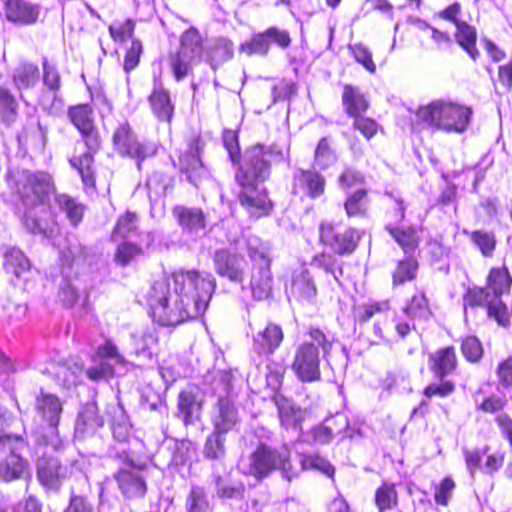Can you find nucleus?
<instances>
[{
	"instance_id": "4",
	"label": "nucleus",
	"mask_w": 512,
	"mask_h": 512,
	"mask_svg": "<svg viewBox=\"0 0 512 512\" xmlns=\"http://www.w3.org/2000/svg\"><path fill=\"white\" fill-rule=\"evenodd\" d=\"M419 122L427 127L448 133L461 134L470 124L472 109L447 99H437L420 106L416 112Z\"/></svg>"
},
{
	"instance_id": "36",
	"label": "nucleus",
	"mask_w": 512,
	"mask_h": 512,
	"mask_svg": "<svg viewBox=\"0 0 512 512\" xmlns=\"http://www.w3.org/2000/svg\"><path fill=\"white\" fill-rule=\"evenodd\" d=\"M343 105L346 108V112L352 117L359 116L360 113L365 112L368 108L364 95L358 88L351 85H345L344 87Z\"/></svg>"
},
{
	"instance_id": "49",
	"label": "nucleus",
	"mask_w": 512,
	"mask_h": 512,
	"mask_svg": "<svg viewBox=\"0 0 512 512\" xmlns=\"http://www.w3.org/2000/svg\"><path fill=\"white\" fill-rule=\"evenodd\" d=\"M224 442V434L213 431V433L208 436L204 446L205 456L211 459H219L223 457L225 454Z\"/></svg>"
},
{
	"instance_id": "10",
	"label": "nucleus",
	"mask_w": 512,
	"mask_h": 512,
	"mask_svg": "<svg viewBox=\"0 0 512 512\" xmlns=\"http://www.w3.org/2000/svg\"><path fill=\"white\" fill-rule=\"evenodd\" d=\"M115 459L119 460L120 467L114 474L121 493L126 498L143 497L147 490L146 482L140 473V467L131 459L128 451L121 449L115 453Z\"/></svg>"
},
{
	"instance_id": "54",
	"label": "nucleus",
	"mask_w": 512,
	"mask_h": 512,
	"mask_svg": "<svg viewBox=\"0 0 512 512\" xmlns=\"http://www.w3.org/2000/svg\"><path fill=\"white\" fill-rule=\"evenodd\" d=\"M142 51L143 47L141 41L133 39L124 57L123 69L127 74L138 66Z\"/></svg>"
},
{
	"instance_id": "40",
	"label": "nucleus",
	"mask_w": 512,
	"mask_h": 512,
	"mask_svg": "<svg viewBox=\"0 0 512 512\" xmlns=\"http://www.w3.org/2000/svg\"><path fill=\"white\" fill-rule=\"evenodd\" d=\"M386 229L406 253L414 251L417 247L418 236L416 230L413 227H408L405 229L397 228L393 227L391 223H389L386 226Z\"/></svg>"
},
{
	"instance_id": "3",
	"label": "nucleus",
	"mask_w": 512,
	"mask_h": 512,
	"mask_svg": "<svg viewBox=\"0 0 512 512\" xmlns=\"http://www.w3.org/2000/svg\"><path fill=\"white\" fill-rule=\"evenodd\" d=\"M270 151L262 145L251 147L245 152L240 171L236 179L242 187L239 201L253 217L267 215L271 202L265 188L261 185L270 175Z\"/></svg>"
},
{
	"instance_id": "50",
	"label": "nucleus",
	"mask_w": 512,
	"mask_h": 512,
	"mask_svg": "<svg viewBox=\"0 0 512 512\" xmlns=\"http://www.w3.org/2000/svg\"><path fill=\"white\" fill-rule=\"evenodd\" d=\"M142 248L130 241H123L118 245L115 253L116 263L125 266L130 261L142 254Z\"/></svg>"
},
{
	"instance_id": "15",
	"label": "nucleus",
	"mask_w": 512,
	"mask_h": 512,
	"mask_svg": "<svg viewBox=\"0 0 512 512\" xmlns=\"http://www.w3.org/2000/svg\"><path fill=\"white\" fill-rule=\"evenodd\" d=\"M215 271L218 275L232 282L241 283L246 270L245 259L229 250H217L213 257Z\"/></svg>"
},
{
	"instance_id": "46",
	"label": "nucleus",
	"mask_w": 512,
	"mask_h": 512,
	"mask_svg": "<svg viewBox=\"0 0 512 512\" xmlns=\"http://www.w3.org/2000/svg\"><path fill=\"white\" fill-rule=\"evenodd\" d=\"M418 268L417 261L414 258H406L399 261L396 270L393 273V283L402 284L405 281L414 279Z\"/></svg>"
},
{
	"instance_id": "63",
	"label": "nucleus",
	"mask_w": 512,
	"mask_h": 512,
	"mask_svg": "<svg viewBox=\"0 0 512 512\" xmlns=\"http://www.w3.org/2000/svg\"><path fill=\"white\" fill-rule=\"evenodd\" d=\"M0 512H41V505L34 497H28L12 507L0 504Z\"/></svg>"
},
{
	"instance_id": "52",
	"label": "nucleus",
	"mask_w": 512,
	"mask_h": 512,
	"mask_svg": "<svg viewBox=\"0 0 512 512\" xmlns=\"http://www.w3.org/2000/svg\"><path fill=\"white\" fill-rule=\"evenodd\" d=\"M71 164L78 170L83 182L86 185H93V157L91 153H84L80 157H74L71 160Z\"/></svg>"
},
{
	"instance_id": "39",
	"label": "nucleus",
	"mask_w": 512,
	"mask_h": 512,
	"mask_svg": "<svg viewBox=\"0 0 512 512\" xmlns=\"http://www.w3.org/2000/svg\"><path fill=\"white\" fill-rule=\"evenodd\" d=\"M413 319L427 320L431 316L428 300L423 292L414 294L403 309Z\"/></svg>"
},
{
	"instance_id": "14",
	"label": "nucleus",
	"mask_w": 512,
	"mask_h": 512,
	"mask_svg": "<svg viewBox=\"0 0 512 512\" xmlns=\"http://www.w3.org/2000/svg\"><path fill=\"white\" fill-rule=\"evenodd\" d=\"M319 234L321 242L340 255L353 252L361 238L356 229L347 228L341 232L328 222L321 223Z\"/></svg>"
},
{
	"instance_id": "32",
	"label": "nucleus",
	"mask_w": 512,
	"mask_h": 512,
	"mask_svg": "<svg viewBox=\"0 0 512 512\" xmlns=\"http://www.w3.org/2000/svg\"><path fill=\"white\" fill-rule=\"evenodd\" d=\"M68 117L79 132L89 139L94 131L92 108L87 104L73 106L68 111Z\"/></svg>"
},
{
	"instance_id": "56",
	"label": "nucleus",
	"mask_w": 512,
	"mask_h": 512,
	"mask_svg": "<svg viewBox=\"0 0 512 512\" xmlns=\"http://www.w3.org/2000/svg\"><path fill=\"white\" fill-rule=\"evenodd\" d=\"M97 356L101 360H112L115 364L123 366L127 364L126 359L119 353L118 347L111 340L105 341L103 345L98 347Z\"/></svg>"
},
{
	"instance_id": "51",
	"label": "nucleus",
	"mask_w": 512,
	"mask_h": 512,
	"mask_svg": "<svg viewBox=\"0 0 512 512\" xmlns=\"http://www.w3.org/2000/svg\"><path fill=\"white\" fill-rule=\"evenodd\" d=\"M301 466L303 470H318L328 476H333L334 474V468L329 461L317 454L303 455Z\"/></svg>"
},
{
	"instance_id": "26",
	"label": "nucleus",
	"mask_w": 512,
	"mask_h": 512,
	"mask_svg": "<svg viewBox=\"0 0 512 512\" xmlns=\"http://www.w3.org/2000/svg\"><path fill=\"white\" fill-rule=\"evenodd\" d=\"M275 403L278 408L281 424L287 429L300 427L308 414L306 410L301 409L291 400L281 395L275 396Z\"/></svg>"
},
{
	"instance_id": "43",
	"label": "nucleus",
	"mask_w": 512,
	"mask_h": 512,
	"mask_svg": "<svg viewBox=\"0 0 512 512\" xmlns=\"http://www.w3.org/2000/svg\"><path fill=\"white\" fill-rule=\"evenodd\" d=\"M186 509L188 512H211V507L203 488L192 487L186 500Z\"/></svg>"
},
{
	"instance_id": "11",
	"label": "nucleus",
	"mask_w": 512,
	"mask_h": 512,
	"mask_svg": "<svg viewBox=\"0 0 512 512\" xmlns=\"http://www.w3.org/2000/svg\"><path fill=\"white\" fill-rule=\"evenodd\" d=\"M83 459H75L70 462V469L61 464L60 460L43 452V456L38 460L37 476L39 481L50 489H57L62 480L69 475L82 472Z\"/></svg>"
},
{
	"instance_id": "64",
	"label": "nucleus",
	"mask_w": 512,
	"mask_h": 512,
	"mask_svg": "<svg viewBox=\"0 0 512 512\" xmlns=\"http://www.w3.org/2000/svg\"><path fill=\"white\" fill-rule=\"evenodd\" d=\"M64 512H97L93 505L84 497L72 495Z\"/></svg>"
},
{
	"instance_id": "6",
	"label": "nucleus",
	"mask_w": 512,
	"mask_h": 512,
	"mask_svg": "<svg viewBox=\"0 0 512 512\" xmlns=\"http://www.w3.org/2000/svg\"><path fill=\"white\" fill-rule=\"evenodd\" d=\"M308 339L300 344L294 354L292 369L305 382H311L320 377V351L323 358L330 354L333 341L322 330L311 327L307 333Z\"/></svg>"
},
{
	"instance_id": "22",
	"label": "nucleus",
	"mask_w": 512,
	"mask_h": 512,
	"mask_svg": "<svg viewBox=\"0 0 512 512\" xmlns=\"http://www.w3.org/2000/svg\"><path fill=\"white\" fill-rule=\"evenodd\" d=\"M3 269L7 274L15 276L18 280L26 279L30 272L31 263L28 257L17 247L6 246L3 251Z\"/></svg>"
},
{
	"instance_id": "28",
	"label": "nucleus",
	"mask_w": 512,
	"mask_h": 512,
	"mask_svg": "<svg viewBox=\"0 0 512 512\" xmlns=\"http://www.w3.org/2000/svg\"><path fill=\"white\" fill-rule=\"evenodd\" d=\"M246 251L252 262V268L271 265L272 245L256 235H249L245 239Z\"/></svg>"
},
{
	"instance_id": "33",
	"label": "nucleus",
	"mask_w": 512,
	"mask_h": 512,
	"mask_svg": "<svg viewBox=\"0 0 512 512\" xmlns=\"http://www.w3.org/2000/svg\"><path fill=\"white\" fill-rule=\"evenodd\" d=\"M180 168L182 173L186 175L187 180L195 186L206 174L198 152L194 148H190L180 157Z\"/></svg>"
},
{
	"instance_id": "24",
	"label": "nucleus",
	"mask_w": 512,
	"mask_h": 512,
	"mask_svg": "<svg viewBox=\"0 0 512 512\" xmlns=\"http://www.w3.org/2000/svg\"><path fill=\"white\" fill-rule=\"evenodd\" d=\"M202 402L201 394L196 388H188L180 392L178 409L186 424L192 423L200 417Z\"/></svg>"
},
{
	"instance_id": "42",
	"label": "nucleus",
	"mask_w": 512,
	"mask_h": 512,
	"mask_svg": "<svg viewBox=\"0 0 512 512\" xmlns=\"http://www.w3.org/2000/svg\"><path fill=\"white\" fill-rule=\"evenodd\" d=\"M39 78L38 68L29 63H25L16 68L14 72V82L19 89L33 86Z\"/></svg>"
},
{
	"instance_id": "45",
	"label": "nucleus",
	"mask_w": 512,
	"mask_h": 512,
	"mask_svg": "<svg viewBox=\"0 0 512 512\" xmlns=\"http://www.w3.org/2000/svg\"><path fill=\"white\" fill-rule=\"evenodd\" d=\"M337 160L335 153L331 150L327 138L320 139L314 156V163L320 169H326Z\"/></svg>"
},
{
	"instance_id": "55",
	"label": "nucleus",
	"mask_w": 512,
	"mask_h": 512,
	"mask_svg": "<svg viewBox=\"0 0 512 512\" xmlns=\"http://www.w3.org/2000/svg\"><path fill=\"white\" fill-rule=\"evenodd\" d=\"M366 208V191L357 190L345 202V210L348 216L360 215Z\"/></svg>"
},
{
	"instance_id": "1",
	"label": "nucleus",
	"mask_w": 512,
	"mask_h": 512,
	"mask_svg": "<svg viewBox=\"0 0 512 512\" xmlns=\"http://www.w3.org/2000/svg\"><path fill=\"white\" fill-rule=\"evenodd\" d=\"M170 278L162 277L154 282L148 302L153 318L163 326L178 325L197 318L206 311L214 293L216 282L212 274L196 269H180Z\"/></svg>"
},
{
	"instance_id": "20",
	"label": "nucleus",
	"mask_w": 512,
	"mask_h": 512,
	"mask_svg": "<svg viewBox=\"0 0 512 512\" xmlns=\"http://www.w3.org/2000/svg\"><path fill=\"white\" fill-rule=\"evenodd\" d=\"M282 340L281 327L269 323L263 330L253 335V351L258 355H270L280 346Z\"/></svg>"
},
{
	"instance_id": "48",
	"label": "nucleus",
	"mask_w": 512,
	"mask_h": 512,
	"mask_svg": "<svg viewBox=\"0 0 512 512\" xmlns=\"http://www.w3.org/2000/svg\"><path fill=\"white\" fill-rule=\"evenodd\" d=\"M349 50L356 62L361 64L368 72L375 73L376 65L372 59V53L367 46L362 43L349 45Z\"/></svg>"
},
{
	"instance_id": "9",
	"label": "nucleus",
	"mask_w": 512,
	"mask_h": 512,
	"mask_svg": "<svg viewBox=\"0 0 512 512\" xmlns=\"http://www.w3.org/2000/svg\"><path fill=\"white\" fill-rule=\"evenodd\" d=\"M202 53L201 36L196 29L190 28L181 37L179 51L170 57V66L177 81L189 75L194 64L200 61Z\"/></svg>"
},
{
	"instance_id": "8",
	"label": "nucleus",
	"mask_w": 512,
	"mask_h": 512,
	"mask_svg": "<svg viewBox=\"0 0 512 512\" xmlns=\"http://www.w3.org/2000/svg\"><path fill=\"white\" fill-rule=\"evenodd\" d=\"M232 381L233 375L229 371L219 372L215 380V390L219 393V400L214 407L211 420L214 431L224 435L231 431L239 420L237 409L229 398L233 387Z\"/></svg>"
},
{
	"instance_id": "35",
	"label": "nucleus",
	"mask_w": 512,
	"mask_h": 512,
	"mask_svg": "<svg viewBox=\"0 0 512 512\" xmlns=\"http://www.w3.org/2000/svg\"><path fill=\"white\" fill-rule=\"evenodd\" d=\"M457 32L455 38L457 43L468 53L473 59L479 56V51L476 48L477 33L476 29L468 25L466 22H456Z\"/></svg>"
},
{
	"instance_id": "57",
	"label": "nucleus",
	"mask_w": 512,
	"mask_h": 512,
	"mask_svg": "<svg viewBox=\"0 0 512 512\" xmlns=\"http://www.w3.org/2000/svg\"><path fill=\"white\" fill-rule=\"evenodd\" d=\"M135 23L128 19L125 22H115L109 26V32L114 41L123 42L131 38L134 33Z\"/></svg>"
},
{
	"instance_id": "29",
	"label": "nucleus",
	"mask_w": 512,
	"mask_h": 512,
	"mask_svg": "<svg viewBox=\"0 0 512 512\" xmlns=\"http://www.w3.org/2000/svg\"><path fill=\"white\" fill-rule=\"evenodd\" d=\"M149 103L154 115L160 120L170 122L174 113V105L171 102L169 92L156 85L149 96Z\"/></svg>"
},
{
	"instance_id": "38",
	"label": "nucleus",
	"mask_w": 512,
	"mask_h": 512,
	"mask_svg": "<svg viewBox=\"0 0 512 512\" xmlns=\"http://www.w3.org/2000/svg\"><path fill=\"white\" fill-rule=\"evenodd\" d=\"M55 201L72 225L76 226L82 221L84 206L76 199L67 194H59L55 195Z\"/></svg>"
},
{
	"instance_id": "17",
	"label": "nucleus",
	"mask_w": 512,
	"mask_h": 512,
	"mask_svg": "<svg viewBox=\"0 0 512 512\" xmlns=\"http://www.w3.org/2000/svg\"><path fill=\"white\" fill-rule=\"evenodd\" d=\"M15 446H12V440L1 444L3 447H8L10 450L3 460L0 461V479L5 482H10L15 479H19L27 468V461L21 457L17 452L20 446L23 445L20 438H15Z\"/></svg>"
},
{
	"instance_id": "31",
	"label": "nucleus",
	"mask_w": 512,
	"mask_h": 512,
	"mask_svg": "<svg viewBox=\"0 0 512 512\" xmlns=\"http://www.w3.org/2000/svg\"><path fill=\"white\" fill-rule=\"evenodd\" d=\"M174 214L181 227L191 233H198L206 228V216L199 208L176 207Z\"/></svg>"
},
{
	"instance_id": "58",
	"label": "nucleus",
	"mask_w": 512,
	"mask_h": 512,
	"mask_svg": "<svg viewBox=\"0 0 512 512\" xmlns=\"http://www.w3.org/2000/svg\"><path fill=\"white\" fill-rule=\"evenodd\" d=\"M244 486L241 483H228L219 479L217 481V495L223 499H241Z\"/></svg>"
},
{
	"instance_id": "12",
	"label": "nucleus",
	"mask_w": 512,
	"mask_h": 512,
	"mask_svg": "<svg viewBox=\"0 0 512 512\" xmlns=\"http://www.w3.org/2000/svg\"><path fill=\"white\" fill-rule=\"evenodd\" d=\"M511 278L505 267L493 268L488 278V288L493 292L495 298L488 301V315L493 317L500 325L507 326L510 323L507 307L501 300V296L508 292Z\"/></svg>"
},
{
	"instance_id": "13",
	"label": "nucleus",
	"mask_w": 512,
	"mask_h": 512,
	"mask_svg": "<svg viewBox=\"0 0 512 512\" xmlns=\"http://www.w3.org/2000/svg\"><path fill=\"white\" fill-rule=\"evenodd\" d=\"M113 143L118 153L137 161L138 169L141 168L143 160L152 157L156 153V146L149 142H139L128 124H121L116 129L113 135Z\"/></svg>"
},
{
	"instance_id": "44",
	"label": "nucleus",
	"mask_w": 512,
	"mask_h": 512,
	"mask_svg": "<svg viewBox=\"0 0 512 512\" xmlns=\"http://www.w3.org/2000/svg\"><path fill=\"white\" fill-rule=\"evenodd\" d=\"M17 102L8 89L0 86V118L10 124L15 120Z\"/></svg>"
},
{
	"instance_id": "47",
	"label": "nucleus",
	"mask_w": 512,
	"mask_h": 512,
	"mask_svg": "<svg viewBox=\"0 0 512 512\" xmlns=\"http://www.w3.org/2000/svg\"><path fill=\"white\" fill-rule=\"evenodd\" d=\"M270 48L269 36L266 31L254 35L250 41L245 42L241 45V51L248 54H260L265 55Z\"/></svg>"
},
{
	"instance_id": "25",
	"label": "nucleus",
	"mask_w": 512,
	"mask_h": 512,
	"mask_svg": "<svg viewBox=\"0 0 512 512\" xmlns=\"http://www.w3.org/2000/svg\"><path fill=\"white\" fill-rule=\"evenodd\" d=\"M347 427V418L343 414H336L335 416L326 419L321 425L312 429L311 433L313 441L317 444H327L335 435L346 430Z\"/></svg>"
},
{
	"instance_id": "61",
	"label": "nucleus",
	"mask_w": 512,
	"mask_h": 512,
	"mask_svg": "<svg viewBox=\"0 0 512 512\" xmlns=\"http://www.w3.org/2000/svg\"><path fill=\"white\" fill-rule=\"evenodd\" d=\"M86 374L90 380L99 381L113 376L114 368L106 360H100L86 370Z\"/></svg>"
},
{
	"instance_id": "19",
	"label": "nucleus",
	"mask_w": 512,
	"mask_h": 512,
	"mask_svg": "<svg viewBox=\"0 0 512 512\" xmlns=\"http://www.w3.org/2000/svg\"><path fill=\"white\" fill-rule=\"evenodd\" d=\"M103 425L102 418L98 415V407L94 402H88L82 406L75 424V436L85 439L94 435Z\"/></svg>"
},
{
	"instance_id": "60",
	"label": "nucleus",
	"mask_w": 512,
	"mask_h": 512,
	"mask_svg": "<svg viewBox=\"0 0 512 512\" xmlns=\"http://www.w3.org/2000/svg\"><path fill=\"white\" fill-rule=\"evenodd\" d=\"M455 390V385L449 380H440L439 383H431L424 389L425 397L431 399L434 396L447 397Z\"/></svg>"
},
{
	"instance_id": "62",
	"label": "nucleus",
	"mask_w": 512,
	"mask_h": 512,
	"mask_svg": "<svg viewBox=\"0 0 512 512\" xmlns=\"http://www.w3.org/2000/svg\"><path fill=\"white\" fill-rule=\"evenodd\" d=\"M130 435V428L126 423H118L113 426V438L118 442L119 447H111L108 450V455L111 458H115V453L121 451V449L126 448V441L128 440Z\"/></svg>"
},
{
	"instance_id": "21",
	"label": "nucleus",
	"mask_w": 512,
	"mask_h": 512,
	"mask_svg": "<svg viewBox=\"0 0 512 512\" xmlns=\"http://www.w3.org/2000/svg\"><path fill=\"white\" fill-rule=\"evenodd\" d=\"M325 178L310 170H299L294 175V193H303L311 198H318L324 193Z\"/></svg>"
},
{
	"instance_id": "53",
	"label": "nucleus",
	"mask_w": 512,
	"mask_h": 512,
	"mask_svg": "<svg viewBox=\"0 0 512 512\" xmlns=\"http://www.w3.org/2000/svg\"><path fill=\"white\" fill-rule=\"evenodd\" d=\"M471 240L484 256L492 255L496 245V240L492 233L481 230L474 231L471 233Z\"/></svg>"
},
{
	"instance_id": "59",
	"label": "nucleus",
	"mask_w": 512,
	"mask_h": 512,
	"mask_svg": "<svg viewBox=\"0 0 512 512\" xmlns=\"http://www.w3.org/2000/svg\"><path fill=\"white\" fill-rule=\"evenodd\" d=\"M464 357L470 362L478 361L483 353L480 341L474 336L466 337L461 345Z\"/></svg>"
},
{
	"instance_id": "30",
	"label": "nucleus",
	"mask_w": 512,
	"mask_h": 512,
	"mask_svg": "<svg viewBox=\"0 0 512 512\" xmlns=\"http://www.w3.org/2000/svg\"><path fill=\"white\" fill-rule=\"evenodd\" d=\"M273 278L270 266L252 268L250 287L252 295L257 300H263L271 295Z\"/></svg>"
},
{
	"instance_id": "34",
	"label": "nucleus",
	"mask_w": 512,
	"mask_h": 512,
	"mask_svg": "<svg viewBox=\"0 0 512 512\" xmlns=\"http://www.w3.org/2000/svg\"><path fill=\"white\" fill-rule=\"evenodd\" d=\"M138 217L135 213L126 212L121 215L113 229L111 239L114 242L126 241L137 235Z\"/></svg>"
},
{
	"instance_id": "23",
	"label": "nucleus",
	"mask_w": 512,
	"mask_h": 512,
	"mask_svg": "<svg viewBox=\"0 0 512 512\" xmlns=\"http://www.w3.org/2000/svg\"><path fill=\"white\" fill-rule=\"evenodd\" d=\"M131 353L137 357L151 360L158 345L154 329L137 330L130 335Z\"/></svg>"
},
{
	"instance_id": "7",
	"label": "nucleus",
	"mask_w": 512,
	"mask_h": 512,
	"mask_svg": "<svg viewBox=\"0 0 512 512\" xmlns=\"http://www.w3.org/2000/svg\"><path fill=\"white\" fill-rule=\"evenodd\" d=\"M35 410L42 422V431L36 434L39 446L51 447L54 452H57L63 446L58 432L63 403L56 395L41 391L36 397Z\"/></svg>"
},
{
	"instance_id": "2",
	"label": "nucleus",
	"mask_w": 512,
	"mask_h": 512,
	"mask_svg": "<svg viewBox=\"0 0 512 512\" xmlns=\"http://www.w3.org/2000/svg\"><path fill=\"white\" fill-rule=\"evenodd\" d=\"M10 187L15 191L25 207L22 222L33 234L52 236L57 230V222L49 201L55 193L50 174L24 170L16 175Z\"/></svg>"
},
{
	"instance_id": "16",
	"label": "nucleus",
	"mask_w": 512,
	"mask_h": 512,
	"mask_svg": "<svg viewBox=\"0 0 512 512\" xmlns=\"http://www.w3.org/2000/svg\"><path fill=\"white\" fill-rule=\"evenodd\" d=\"M8 21L17 24H33L39 18L41 8L29 0H1Z\"/></svg>"
},
{
	"instance_id": "27",
	"label": "nucleus",
	"mask_w": 512,
	"mask_h": 512,
	"mask_svg": "<svg viewBox=\"0 0 512 512\" xmlns=\"http://www.w3.org/2000/svg\"><path fill=\"white\" fill-rule=\"evenodd\" d=\"M289 290L298 299L309 300L316 295V286L306 267L301 266L293 271Z\"/></svg>"
},
{
	"instance_id": "37",
	"label": "nucleus",
	"mask_w": 512,
	"mask_h": 512,
	"mask_svg": "<svg viewBox=\"0 0 512 512\" xmlns=\"http://www.w3.org/2000/svg\"><path fill=\"white\" fill-rule=\"evenodd\" d=\"M233 55V44L228 39H215L208 48L207 61L213 69L230 59Z\"/></svg>"
},
{
	"instance_id": "41",
	"label": "nucleus",
	"mask_w": 512,
	"mask_h": 512,
	"mask_svg": "<svg viewBox=\"0 0 512 512\" xmlns=\"http://www.w3.org/2000/svg\"><path fill=\"white\" fill-rule=\"evenodd\" d=\"M397 498L395 486L390 483H383L375 492V504L379 512L394 508Z\"/></svg>"
},
{
	"instance_id": "5",
	"label": "nucleus",
	"mask_w": 512,
	"mask_h": 512,
	"mask_svg": "<svg viewBox=\"0 0 512 512\" xmlns=\"http://www.w3.org/2000/svg\"><path fill=\"white\" fill-rule=\"evenodd\" d=\"M290 456L287 446L273 448L261 444L248 458L241 459L238 466L243 474L257 479L266 478L273 471L280 470L283 477L290 481L298 473L291 464Z\"/></svg>"
},
{
	"instance_id": "18",
	"label": "nucleus",
	"mask_w": 512,
	"mask_h": 512,
	"mask_svg": "<svg viewBox=\"0 0 512 512\" xmlns=\"http://www.w3.org/2000/svg\"><path fill=\"white\" fill-rule=\"evenodd\" d=\"M428 365L430 371L439 380L451 375L457 367V356L454 347L439 348L431 353Z\"/></svg>"
}]
</instances>
